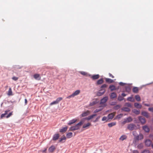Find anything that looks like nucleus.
<instances>
[{
    "instance_id": "nucleus-1",
    "label": "nucleus",
    "mask_w": 153,
    "mask_h": 153,
    "mask_svg": "<svg viewBox=\"0 0 153 153\" xmlns=\"http://www.w3.org/2000/svg\"><path fill=\"white\" fill-rule=\"evenodd\" d=\"M84 123V121L83 119H82L75 126H71L69 129V131H74L77 130L80 128V126L83 124Z\"/></svg>"
},
{
    "instance_id": "nucleus-2",
    "label": "nucleus",
    "mask_w": 153,
    "mask_h": 153,
    "mask_svg": "<svg viewBox=\"0 0 153 153\" xmlns=\"http://www.w3.org/2000/svg\"><path fill=\"white\" fill-rule=\"evenodd\" d=\"M80 93V91L79 90H77L73 94L67 97L66 98L67 99H70L71 97H73L75 96L78 95Z\"/></svg>"
},
{
    "instance_id": "nucleus-3",
    "label": "nucleus",
    "mask_w": 153,
    "mask_h": 153,
    "mask_svg": "<svg viewBox=\"0 0 153 153\" xmlns=\"http://www.w3.org/2000/svg\"><path fill=\"white\" fill-rule=\"evenodd\" d=\"M136 125L133 124H129L127 127V128L130 131H132L134 129H136Z\"/></svg>"
},
{
    "instance_id": "nucleus-4",
    "label": "nucleus",
    "mask_w": 153,
    "mask_h": 153,
    "mask_svg": "<svg viewBox=\"0 0 153 153\" xmlns=\"http://www.w3.org/2000/svg\"><path fill=\"white\" fill-rule=\"evenodd\" d=\"M62 97H59L57 98L56 101H54L52 102H51L50 104L51 105H52L54 104H58L60 101L62 100Z\"/></svg>"
},
{
    "instance_id": "nucleus-5",
    "label": "nucleus",
    "mask_w": 153,
    "mask_h": 153,
    "mask_svg": "<svg viewBox=\"0 0 153 153\" xmlns=\"http://www.w3.org/2000/svg\"><path fill=\"white\" fill-rule=\"evenodd\" d=\"M56 148L54 146L52 145L48 149V151L50 153H52L53 152L54 150H55Z\"/></svg>"
},
{
    "instance_id": "nucleus-6",
    "label": "nucleus",
    "mask_w": 153,
    "mask_h": 153,
    "mask_svg": "<svg viewBox=\"0 0 153 153\" xmlns=\"http://www.w3.org/2000/svg\"><path fill=\"white\" fill-rule=\"evenodd\" d=\"M96 114H93L83 119V120L84 121V120H89L93 118L95 116H96Z\"/></svg>"
},
{
    "instance_id": "nucleus-7",
    "label": "nucleus",
    "mask_w": 153,
    "mask_h": 153,
    "mask_svg": "<svg viewBox=\"0 0 153 153\" xmlns=\"http://www.w3.org/2000/svg\"><path fill=\"white\" fill-rule=\"evenodd\" d=\"M108 97H105L102 99L100 102V104H104L108 100Z\"/></svg>"
},
{
    "instance_id": "nucleus-8",
    "label": "nucleus",
    "mask_w": 153,
    "mask_h": 153,
    "mask_svg": "<svg viewBox=\"0 0 153 153\" xmlns=\"http://www.w3.org/2000/svg\"><path fill=\"white\" fill-rule=\"evenodd\" d=\"M105 91V89H101L97 93V95L99 96H101L104 94Z\"/></svg>"
},
{
    "instance_id": "nucleus-9",
    "label": "nucleus",
    "mask_w": 153,
    "mask_h": 153,
    "mask_svg": "<svg viewBox=\"0 0 153 153\" xmlns=\"http://www.w3.org/2000/svg\"><path fill=\"white\" fill-rule=\"evenodd\" d=\"M138 119L142 124H144L145 123L146 121L144 118L143 117H139Z\"/></svg>"
},
{
    "instance_id": "nucleus-10",
    "label": "nucleus",
    "mask_w": 153,
    "mask_h": 153,
    "mask_svg": "<svg viewBox=\"0 0 153 153\" xmlns=\"http://www.w3.org/2000/svg\"><path fill=\"white\" fill-rule=\"evenodd\" d=\"M145 143L146 146L149 147L152 144V141L150 140L149 139H147L145 141Z\"/></svg>"
},
{
    "instance_id": "nucleus-11",
    "label": "nucleus",
    "mask_w": 153,
    "mask_h": 153,
    "mask_svg": "<svg viewBox=\"0 0 153 153\" xmlns=\"http://www.w3.org/2000/svg\"><path fill=\"white\" fill-rule=\"evenodd\" d=\"M77 121V119H74L72 120H70L69 123H68V124L69 126L71 125L72 124L74 123Z\"/></svg>"
},
{
    "instance_id": "nucleus-12",
    "label": "nucleus",
    "mask_w": 153,
    "mask_h": 153,
    "mask_svg": "<svg viewBox=\"0 0 153 153\" xmlns=\"http://www.w3.org/2000/svg\"><path fill=\"white\" fill-rule=\"evenodd\" d=\"M90 114V112L89 111L87 110L82 113L81 114L82 117H85L88 115Z\"/></svg>"
},
{
    "instance_id": "nucleus-13",
    "label": "nucleus",
    "mask_w": 153,
    "mask_h": 153,
    "mask_svg": "<svg viewBox=\"0 0 153 153\" xmlns=\"http://www.w3.org/2000/svg\"><path fill=\"white\" fill-rule=\"evenodd\" d=\"M34 78L36 80H39L41 79V77L40 75L38 74H35L33 75Z\"/></svg>"
},
{
    "instance_id": "nucleus-14",
    "label": "nucleus",
    "mask_w": 153,
    "mask_h": 153,
    "mask_svg": "<svg viewBox=\"0 0 153 153\" xmlns=\"http://www.w3.org/2000/svg\"><path fill=\"white\" fill-rule=\"evenodd\" d=\"M143 129L147 132H149L150 129L147 126L145 125L143 127Z\"/></svg>"
},
{
    "instance_id": "nucleus-15",
    "label": "nucleus",
    "mask_w": 153,
    "mask_h": 153,
    "mask_svg": "<svg viewBox=\"0 0 153 153\" xmlns=\"http://www.w3.org/2000/svg\"><path fill=\"white\" fill-rule=\"evenodd\" d=\"M141 114L143 115L144 116L147 118H148L149 117V115L148 113L146 111H142Z\"/></svg>"
},
{
    "instance_id": "nucleus-16",
    "label": "nucleus",
    "mask_w": 153,
    "mask_h": 153,
    "mask_svg": "<svg viewBox=\"0 0 153 153\" xmlns=\"http://www.w3.org/2000/svg\"><path fill=\"white\" fill-rule=\"evenodd\" d=\"M136 132L135 131H134L133 132V134L134 136V138L135 140H139V135H136Z\"/></svg>"
},
{
    "instance_id": "nucleus-17",
    "label": "nucleus",
    "mask_w": 153,
    "mask_h": 153,
    "mask_svg": "<svg viewBox=\"0 0 153 153\" xmlns=\"http://www.w3.org/2000/svg\"><path fill=\"white\" fill-rule=\"evenodd\" d=\"M59 134H54V135L53 138V140H57L58 139L59 137Z\"/></svg>"
},
{
    "instance_id": "nucleus-18",
    "label": "nucleus",
    "mask_w": 153,
    "mask_h": 153,
    "mask_svg": "<svg viewBox=\"0 0 153 153\" xmlns=\"http://www.w3.org/2000/svg\"><path fill=\"white\" fill-rule=\"evenodd\" d=\"M110 97L111 99H113L116 98L117 95L116 93L114 92H113L111 93Z\"/></svg>"
},
{
    "instance_id": "nucleus-19",
    "label": "nucleus",
    "mask_w": 153,
    "mask_h": 153,
    "mask_svg": "<svg viewBox=\"0 0 153 153\" xmlns=\"http://www.w3.org/2000/svg\"><path fill=\"white\" fill-rule=\"evenodd\" d=\"M114 115H115V114L114 113H111V114H109L108 115V119H112L114 117Z\"/></svg>"
},
{
    "instance_id": "nucleus-20",
    "label": "nucleus",
    "mask_w": 153,
    "mask_h": 153,
    "mask_svg": "<svg viewBox=\"0 0 153 153\" xmlns=\"http://www.w3.org/2000/svg\"><path fill=\"white\" fill-rule=\"evenodd\" d=\"M91 126V124L90 123H88L84 124L82 127L83 128H88L89 126Z\"/></svg>"
},
{
    "instance_id": "nucleus-21",
    "label": "nucleus",
    "mask_w": 153,
    "mask_h": 153,
    "mask_svg": "<svg viewBox=\"0 0 153 153\" xmlns=\"http://www.w3.org/2000/svg\"><path fill=\"white\" fill-rule=\"evenodd\" d=\"M99 78V75L98 74L93 75L91 77V78L93 80H95L98 79Z\"/></svg>"
},
{
    "instance_id": "nucleus-22",
    "label": "nucleus",
    "mask_w": 153,
    "mask_h": 153,
    "mask_svg": "<svg viewBox=\"0 0 153 153\" xmlns=\"http://www.w3.org/2000/svg\"><path fill=\"white\" fill-rule=\"evenodd\" d=\"M67 128L68 127L67 126L62 128L60 130V132L63 133L65 132L67 130Z\"/></svg>"
},
{
    "instance_id": "nucleus-23",
    "label": "nucleus",
    "mask_w": 153,
    "mask_h": 153,
    "mask_svg": "<svg viewBox=\"0 0 153 153\" xmlns=\"http://www.w3.org/2000/svg\"><path fill=\"white\" fill-rule=\"evenodd\" d=\"M7 94L9 96H11L13 95V92L11 88H9L8 91L7 92Z\"/></svg>"
},
{
    "instance_id": "nucleus-24",
    "label": "nucleus",
    "mask_w": 153,
    "mask_h": 153,
    "mask_svg": "<svg viewBox=\"0 0 153 153\" xmlns=\"http://www.w3.org/2000/svg\"><path fill=\"white\" fill-rule=\"evenodd\" d=\"M127 138V136L126 135H123L121 136L119 139L121 141H123V140L126 139Z\"/></svg>"
},
{
    "instance_id": "nucleus-25",
    "label": "nucleus",
    "mask_w": 153,
    "mask_h": 153,
    "mask_svg": "<svg viewBox=\"0 0 153 153\" xmlns=\"http://www.w3.org/2000/svg\"><path fill=\"white\" fill-rule=\"evenodd\" d=\"M134 106L135 107L139 108H140L142 107V105L137 103H135Z\"/></svg>"
},
{
    "instance_id": "nucleus-26",
    "label": "nucleus",
    "mask_w": 153,
    "mask_h": 153,
    "mask_svg": "<svg viewBox=\"0 0 153 153\" xmlns=\"http://www.w3.org/2000/svg\"><path fill=\"white\" fill-rule=\"evenodd\" d=\"M67 137L68 138H71L73 136V133L72 132H69L66 135Z\"/></svg>"
},
{
    "instance_id": "nucleus-27",
    "label": "nucleus",
    "mask_w": 153,
    "mask_h": 153,
    "mask_svg": "<svg viewBox=\"0 0 153 153\" xmlns=\"http://www.w3.org/2000/svg\"><path fill=\"white\" fill-rule=\"evenodd\" d=\"M109 88L111 89V91H112L116 90V88L114 85H111L109 87Z\"/></svg>"
},
{
    "instance_id": "nucleus-28",
    "label": "nucleus",
    "mask_w": 153,
    "mask_h": 153,
    "mask_svg": "<svg viewBox=\"0 0 153 153\" xmlns=\"http://www.w3.org/2000/svg\"><path fill=\"white\" fill-rule=\"evenodd\" d=\"M103 109V108L102 107H100L99 108L95 110L94 111V113H97L101 111Z\"/></svg>"
},
{
    "instance_id": "nucleus-29",
    "label": "nucleus",
    "mask_w": 153,
    "mask_h": 153,
    "mask_svg": "<svg viewBox=\"0 0 153 153\" xmlns=\"http://www.w3.org/2000/svg\"><path fill=\"white\" fill-rule=\"evenodd\" d=\"M116 124V122H112L108 124V126L109 127H111L115 125Z\"/></svg>"
},
{
    "instance_id": "nucleus-30",
    "label": "nucleus",
    "mask_w": 153,
    "mask_h": 153,
    "mask_svg": "<svg viewBox=\"0 0 153 153\" xmlns=\"http://www.w3.org/2000/svg\"><path fill=\"white\" fill-rule=\"evenodd\" d=\"M132 91L134 93H137L139 91V89L137 87H134L133 88Z\"/></svg>"
},
{
    "instance_id": "nucleus-31",
    "label": "nucleus",
    "mask_w": 153,
    "mask_h": 153,
    "mask_svg": "<svg viewBox=\"0 0 153 153\" xmlns=\"http://www.w3.org/2000/svg\"><path fill=\"white\" fill-rule=\"evenodd\" d=\"M105 80L106 82L109 83H112L114 82L113 80L110 79L106 78Z\"/></svg>"
},
{
    "instance_id": "nucleus-32",
    "label": "nucleus",
    "mask_w": 153,
    "mask_h": 153,
    "mask_svg": "<svg viewBox=\"0 0 153 153\" xmlns=\"http://www.w3.org/2000/svg\"><path fill=\"white\" fill-rule=\"evenodd\" d=\"M133 112L137 115H138L140 114V111L136 109H133L132 110Z\"/></svg>"
},
{
    "instance_id": "nucleus-33",
    "label": "nucleus",
    "mask_w": 153,
    "mask_h": 153,
    "mask_svg": "<svg viewBox=\"0 0 153 153\" xmlns=\"http://www.w3.org/2000/svg\"><path fill=\"white\" fill-rule=\"evenodd\" d=\"M97 103V102L96 100L93 101L92 102H91L89 104V106H91L96 104Z\"/></svg>"
},
{
    "instance_id": "nucleus-34",
    "label": "nucleus",
    "mask_w": 153,
    "mask_h": 153,
    "mask_svg": "<svg viewBox=\"0 0 153 153\" xmlns=\"http://www.w3.org/2000/svg\"><path fill=\"white\" fill-rule=\"evenodd\" d=\"M103 82V80L102 79H100L98 80L97 82L98 85L102 84Z\"/></svg>"
},
{
    "instance_id": "nucleus-35",
    "label": "nucleus",
    "mask_w": 153,
    "mask_h": 153,
    "mask_svg": "<svg viewBox=\"0 0 153 153\" xmlns=\"http://www.w3.org/2000/svg\"><path fill=\"white\" fill-rule=\"evenodd\" d=\"M122 110L126 111L128 112L130 111V109L128 108L124 107L122 108Z\"/></svg>"
},
{
    "instance_id": "nucleus-36",
    "label": "nucleus",
    "mask_w": 153,
    "mask_h": 153,
    "mask_svg": "<svg viewBox=\"0 0 153 153\" xmlns=\"http://www.w3.org/2000/svg\"><path fill=\"white\" fill-rule=\"evenodd\" d=\"M135 99L137 101H140L141 100L140 97L139 96L137 95L135 96Z\"/></svg>"
},
{
    "instance_id": "nucleus-37",
    "label": "nucleus",
    "mask_w": 153,
    "mask_h": 153,
    "mask_svg": "<svg viewBox=\"0 0 153 153\" xmlns=\"http://www.w3.org/2000/svg\"><path fill=\"white\" fill-rule=\"evenodd\" d=\"M126 119L127 120V122L128 123L131 122L132 121V119L131 117H128V118H127Z\"/></svg>"
},
{
    "instance_id": "nucleus-38",
    "label": "nucleus",
    "mask_w": 153,
    "mask_h": 153,
    "mask_svg": "<svg viewBox=\"0 0 153 153\" xmlns=\"http://www.w3.org/2000/svg\"><path fill=\"white\" fill-rule=\"evenodd\" d=\"M66 137L65 136H64L60 139L59 140V142H62L63 140H66Z\"/></svg>"
},
{
    "instance_id": "nucleus-39",
    "label": "nucleus",
    "mask_w": 153,
    "mask_h": 153,
    "mask_svg": "<svg viewBox=\"0 0 153 153\" xmlns=\"http://www.w3.org/2000/svg\"><path fill=\"white\" fill-rule=\"evenodd\" d=\"M143 146V145L142 143L139 144L137 146V148L139 149H141Z\"/></svg>"
},
{
    "instance_id": "nucleus-40",
    "label": "nucleus",
    "mask_w": 153,
    "mask_h": 153,
    "mask_svg": "<svg viewBox=\"0 0 153 153\" xmlns=\"http://www.w3.org/2000/svg\"><path fill=\"white\" fill-rule=\"evenodd\" d=\"M124 99L123 98L120 96H118V100L120 101H121Z\"/></svg>"
},
{
    "instance_id": "nucleus-41",
    "label": "nucleus",
    "mask_w": 153,
    "mask_h": 153,
    "mask_svg": "<svg viewBox=\"0 0 153 153\" xmlns=\"http://www.w3.org/2000/svg\"><path fill=\"white\" fill-rule=\"evenodd\" d=\"M139 140H141L143 139V137L142 134H140L139 135Z\"/></svg>"
},
{
    "instance_id": "nucleus-42",
    "label": "nucleus",
    "mask_w": 153,
    "mask_h": 153,
    "mask_svg": "<svg viewBox=\"0 0 153 153\" xmlns=\"http://www.w3.org/2000/svg\"><path fill=\"white\" fill-rule=\"evenodd\" d=\"M79 73L83 75H87V73L85 72L84 71H80Z\"/></svg>"
},
{
    "instance_id": "nucleus-43",
    "label": "nucleus",
    "mask_w": 153,
    "mask_h": 153,
    "mask_svg": "<svg viewBox=\"0 0 153 153\" xmlns=\"http://www.w3.org/2000/svg\"><path fill=\"white\" fill-rule=\"evenodd\" d=\"M141 153H150V152L149 150H144Z\"/></svg>"
},
{
    "instance_id": "nucleus-44",
    "label": "nucleus",
    "mask_w": 153,
    "mask_h": 153,
    "mask_svg": "<svg viewBox=\"0 0 153 153\" xmlns=\"http://www.w3.org/2000/svg\"><path fill=\"white\" fill-rule=\"evenodd\" d=\"M127 100L130 101H133V98L132 97H128L127 98Z\"/></svg>"
},
{
    "instance_id": "nucleus-45",
    "label": "nucleus",
    "mask_w": 153,
    "mask_h": 153,
    "mask_svg": "<svg viewBox=\"0 0 153 153\" xmlns=\"http://www.w3.org/2000/svg\"><path fill=\"white\" fill-rule=\"evenodd\" d=\"M100 116L97 117L96 118V119L95 120H94V121H93V122L95 123V122L98 121L100 119Z\"/></svg>"
},
{
    "instance_id": "nucleus-46",
    "label": "nucleus",
    "mask_w": 153,
    "mask_h": 153,
    "mask_svg": "<svg viewBox=\"0 0 153 153\" xmlns=\"http://www.w3.org/2000/svg\"><path fill=\"white\" fill-rule=\"evenodd\" d=\"M108 120V119L106 117H104L102 119V121H107Z\"/></svg>"
},
{
    "instance_id": "nucleus-47",
    "label": "nucleus",
    "mask_w": 153,
    "mask_h": 153,
    "mask_svg": "<svg viewBox=\"0 0 153 153\" xmlns=\"http://www.w3.org/2000/svg\"><path fill=\"white\" fill-rule=\"evenodd\" d=\"M12 79L14 81H17L18 79V77L16 76H13L12 78Z\"/></svg>"
},
{
    "instance_id": "nucleus-48",
    "label": "nucleus",
    "mask_w": 153,
    "mask_h": 153,
    "mask_svg": "<svg viewBox=\"0 0 153 153\" xmlns=\"http://www.w3.org/2000/svg\"><path fill=\"white\" fill-rule=\"evenodd\" d=\"M126 106H127L128 107H131V105L130 103H126Z\"/></svg>"
},
{
    "instance_id": "nucleus-49",
    "label": "nucleus",
    "mask_w": 153,
    "mask_h": 153,
    "mask_svg": "<svg viewBox=\"0 0 153 153\" xmlns=\"http://www.w3.org/2000/svg\"><path fill=\"white\" fill-rule=\"evenodd\" d=\"M13 112L10 113L9 114L6 116L7 118H8L10 117L12 114Z\"/></svg>"
},
{
    "instance_id": "nucleus-50",
    "label": "nucleus",
    "mask_w": 153,
    "mask_h": 153,
    "mask_svg": "<svg viewBox=\"0 0 153 153\" xmlns=\"http://www.w3.org/2000/svg\"><path fill=\"white\" fill-rule=\"evenodd\" d=\"M122 116H123V114H119L117 116V118L119 119V118H121L122 117Z\"/></svg>"
},
{
    "instance_id": "nucleus-51",
    "label": "nucleus",
    "mask_w": 153,
    "mask_h": 153,
    "mask_svg": "<svg viewBox=\"0 0 153 153\" xmlns=\"http://www.w3.org/2000/svg\"><path fill=\"white\" fill-rule=\"evenodd\" d=\"M106 86H107L105 84H104L101 86V88H105L106 87Z\"/></svg>"
},
{
    "instance_id": "nucleus-52",
    "label": "nucleus",
    "mask_w": 153,
    "mask_h": 153,
    "mask_svg": "<svg viewBox=\"0 0 153 153\" xmlns=\"http://www.w3.org/2000/svg\"><path fill=\"white\" fill-rule=\"evenodd\" d=\"M120 108V106L119 105H117L114 107V109H118Z\"/></svg>"
},
{
    "instance_id": "nucleus-53",
    "label": "nucleus",
    "mask_w": 153,
    "mask_h": 153,
    "mask_svg": "<svg viewBox=\"0 0 153 153\" xmlns=\"http://www.w3.org/2000/svg\"><path fill=\"white\" fill-rule=\"evenodd\" d=\"M6 114H2L1 115V119H2L4 117L5 115H6Z\"/></svg>"
},
{
    "instance_id": "nucleus-54",
    "label": "nucleus",
    "mask_w": 153,
    "mask_h": 153,
    "mask_svg": "<svg viewBox=\"0 0 153 153\" xmlns=\"http://www.w3.org/2000/svg\"><path fill=\"white\" fill-rule=\"evenodd\" d=\"M149 110L152 112H153V107L149 108Z\"/></svg>"
},
{
    "instance_id": "nucleus-55",
    "label": "nucleus",
    "mask_w": 153,
    "mask_h": 153,
    "mask_svg": "<svg viewBox=\"0 0 153 153\" xmlns=\"http://www.w3.org/2000/svg\"><path fill=\"white\" fill-rule=\"evenodd\" d=\"M133 153H139V152L137 150H133L132 152Z\"/></svg>"
},
{
    "instance_id": "nucleus-56",
    "label": "nucleus",
    "mask_w": 153,
    "mask_h": 153,
    "mask_svg": "<svg viewBox=\"0 0 153 153\" xmlns=\"http://www.w3.org/2000/svg\"><path fill=\"white\" fill-rule=\"evenodd\" d=\"M109 76L110 77H111V78H114V76H113L111 74V73H109Z\"/></svg>"
},
{
    "instance_id": "nucleus-57",
    "label": "nucleus",
    "mask_w": 153,
    "mask_h": 153,
    "mask_svg": "<svg viewBox=\"0 0 153 153\" xmlns=\"http://www.w3.org/2000/svg\"><path fill=\"white\" fill-rule=\"evenodd\" d=\"M128 122H127V120L126 119L123 122V124H125L126 123H128Z\"/></svg>"
},
{
    "instance_id": "nucleus-58",
    "label": "nucleus",
    "mask_w": 153,
    "mask_h": 153,
    "mask_svg": "<svg viewBox=\"0 0 153 153\" xmlns=\"http://www.w3.org/2000/svg\"><path fill=\"white\" fill-rule=\"evenodd\" d=\"M121 95L122 96L124 97H125L126 95L124 93H123Z\"/></svg>"
},
{
    "instance_id": "nucleus-59",
    "label": "nucleus",
    "mask_w": 153,
    "mask_h": 153,
    "mask_svg": "<svg viewBox=\"0 0 153 153\" xmlns=\"http://www.w3.org/2000/svg\"><path fill=\"white\" fill-rule=\"evenodd\" d=\"M119 84L123 86L124 85V84L122 82H120L119 83Z\"/></svg>"
},
{
    "instance_id": "nucleus-60",
    "label": "nucleus",
    "mask_w": 153,
    "mask_h": 153,
    "mask_svg": "<svg viewBox=\"0 0 153 153\" xmlns=\"http://www.w3.org/2000/svg\"><path fill=\"white\" fill-rule=\"evenodd\" d=\"M9 111H10V110H6L5 111V113L4 114H6V115L7 114V113Z\"/></svg>"
},
{
    "instance_id": "nucleus-61",
    "label": "nucleus",
    "mask_w": 153,
    "mask_h": 153,
    "mask_svg": "<svg viewBox=\"0 0 153 153\" xmlns=\"http://www.w3.org/2000/svg\"><path fill=\"white\" fill-rule=\"evenodd\" d=\"M47 150V148H45L44 150H43L42 151V152H46V150Z\"/></svg>"
},
{
    "instance_id": "nucleus-62",
    "label": "nucleus",
    "mask_w": 153,
    "mask_h": 153,
    "mask_svg": "<svg viewBox=\"0 0 153 153\" xmlns=\"http://www.w3.org/2000/svg\"><path fill=\"white\" fill-rule=\"evenodd\" d=\"M27 99H25V105H26L27 104Z\"/></svg>"
},
{
    "instance_id": "nucleus-63",
    "label": "nucleus",
    "mask_w": 153,
    "mask_h": 153,
    "mask_svg": "<svg viewBox=\"0 0 153 153\" xmlns=\"http://www.w3.org/2000/svg\"><path fill=\"white\" fill-rule=\"evenodd\" d=\"M144 105L146 106H150L149 105V104H144Z\"/></svg>"
},
{
    "instance_id": "nucleus-64",
    "label": "nucleus",
    "mask_w": 153,
    "mask_h": 153,
    "mask_svg": "<svg viewBox=\"0 0 153 153\" xmlns=\"http://www.w3.org/2000/svg\"><path fill=\"white\" fill-rule=\"evenodd\" d=\"M152 147L153 148V143L152 144Z\"/></svg>"
}]
</instances>
